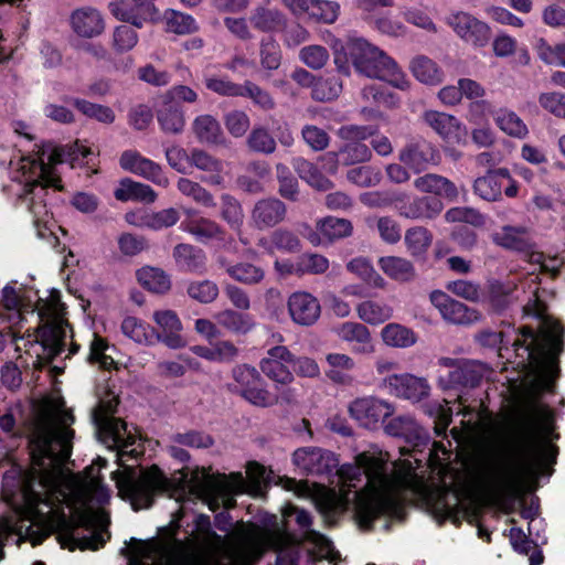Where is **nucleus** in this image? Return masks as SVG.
I'll return each mask as SVG.
<instances>
[{
  "label": "nucleus",
  "instance_id": "obj_53",
  "mask_svg": "<svg viewBox=\"0 0 565 565\" xmlns=\"http://www.w3.org/2000/svg\"><path fill=\"white\" fill-rule=\"evenodd\" d=\"M404 242L413 257L426 254L433 242V234L423 226H414L406 231Z\"/></svg>",
  "mask_w": 565,
  "mask_h": 565
},
{
  "label": "nucleus",
  "instance_id": "obj_1",
  "mask_svg": "<svg viewBox=\"0 0 565 565\" xmlns=\"http://www.w3.org/2000/svg\"><path fill=\"white\" fill-rule=\"evenodd\" d=\"M73 423L74 416L62 403L40 406L29 439L33 482H26L17 499L31 505L38 502L40 507L36 509L44 526L38 542L56 533L62 547L98 550L106 543L104 529L109 520L92 502L106 504L110 491L96 478L82 487L66 468L72 454Z\"/></svg>",
  "mask_w": 565,
  "mask_h": 565
},
{
  "label": "nucleus",
  "instance_id": "obj_29",
  "mask_svg": "<svg viewBox=\"0 0 565 565\" xmlns=\"http://www.w3.org/2000/svg\"><path fill=\"white\" fill-rule=\"evenodd\" d=\"M74 32L82 38H94L105 30V22L100 12L90 7L75 10L71 15Z\"/></svg>",
  "mask_w": 565,
  "mask_h": 565
},
{
  "label": "nucleus",
  "instance_id": "obj_7",
  "mask_svg": "<svg viewBox=\"0 0 565 565\" xmlns=\"http://www.w3.org/2000/svg\"><path fill=\"white\" fill-rule=\"evenodd\" d=\"M92 154H94V151L89 147L76 141L72 146L54 148L47 157L50 164H46L43 159L23 158L20 170L24 177L23 181L31 188L29 192H32L33 188L40 184L42 185L41 190H43L46 185L55 184L53 164L63 162H68L72 167L83 164L84 160Z\"/></svg>",
  "mask_w": 565,
  "mask_h": 565
},
{
  "label": "nucleus",
  "instance_id": "obj_17",
  "mask_svg": "<svg viewBox=\"0 0 565 565\" xmlns=\"http://www.w3.org/2000/svg\"><path fill=\"white\" fill-rule=\"evenodd\" d=\"M108 9L117 20L128 22L138 29L158 18L156 6L148 0H110Z\"/></svg>",
  "mask_w": 565,
  "mask_h": 565
},
{
  "label": "nucleus",
  "instance_id": "obj_18",
  "mask_svg": "<svg viewBox=\"0 0 565 565\" xmlns=\"http://www.w3.org/2000/svg\"><path fill=\"white\" fill-rule=\"evenodd\" d=\"M119 166L122 170L139 175L158 186L168 188L170 184L161 166L136 150H125L119 158Z\"/></svg>",
  "mask_w": 565,
  "mask_h": 565
},
{
  "label": "nucleus",
  "instance_id": "obj_57",
  "mask_svg": "<svg viewBox=\"0 0 565 565\" xmlns=\"http://www.w3.org/2000/svg\"><path fill=\"white\" fill-rule=\"evenodd\" d=\"M72 103L78 111L89 119H95L106 125H110L115 121V113L108 106L95 104L82 98H74Z\"/></svg>",
  "mask_w": 565,
  "mask_h": 565
},
{
  "label": "nucleus",
  "instance_id": "obj_23",
  "mask_svg": "<svg viewBox=\"0 0 565 565\" xmlns=\"http://www.w3.org/2000/svg\"><path fill=\"white\" fill-rule=\"evenodd\" d=\"M430 301L438 309L441 317L450 323L471 324L480 320V313L477 310L468 308L441 290L433 291Z\"/></svg>",
  "mask_w": 565,
  "mask_h": 565
},
{
  "label": "nucleus",
  "instance_id": "obj_42",
  "mask_svg": "<svg viewBox=\"0 0 565 565\" xmlns=\"http://www.w3.org/2000/svg\"><path fill=\"white\" fill-rule=\"evenodd\" d=\"M379 266L391 279L402 282L413 280L416 275L414 265L399 256H383L379 259Z\"/></svg>",
  "mask_w": 565,
  "mask_h": 565
},
{
  "label": "nucleus",
  "instance_id": "obj_41",
  "mask_svg": "<svg viewBox=\"0 0 565 565\" xmlns=\"http://www.w3.org/2000/svg\"><path fill=\"white\" fill-rule=\"evenodd\" d=\"M380 335L386 347L394 349H407L417 342V335L411 328L396 322L383 327Z\"/></svg>",
  "mask_w": 565,
  "mask_h": 565
},
{
  "label": "nucleus",
  "instance_id": "obj_16",
  "mask_svg": "<svg viewBox=\"0 0 565 565\" xmlns=\"http://www.w3.org/2000/svg\"><path fill=\"white\" fill-rule=\"evenodd\" d=\"M381 386L391 395L419 402L429 395L430 386L426 379L411 373H399L383 377Z\"/></svg>",
  "mask_w": 565,
  "mask_h": 565
},
{
  "label": "nucleus",
  "instance_id": "obj_14",
  "mask_svg": "<svg viewBox=\"0 0 565 565\" xmlns=\"http://www.w3.org/2000/svg\"><path fill=\"white\" fill-rule=\"evenodd\" d=\"M292 462L300 471L312 476H329L339 466L332 451L319 447L298 448L292 454Z\"/></svg>",
  "mask_w": 565,
  "mask_h": 565
},
{
  "label": "nucleus",
  "instance_id": "obj_44",
  "mask_svg": "<svg viewBox=\"0 0 565 565\" xmlns=\"http://www.w3.org/2000/svg\"><path fill=\"white\" fill-rule=\"evenodd\" d=\"M161 129L167 134H180L185 125L183 111L174 102L166 100L157 111Z\"/></svg>",
  "mask_w": 565,
  "mask_h": 565
},
{
  "label": "nucleus",
  "instance_id": "obj_6",
  "mask_svg": "<svg viewBox=\"0 0 565 565\" xmlns=\"http://www.w3.org/2000/svg\"><path fill=\"white\" fill-rule=\"evenodd\" d=\"M339 45L340 50L343 51V56L339 51L338 44H335L334 63L343 74H350L349 66L344 60L348 57L359 74L384 81L401 90L409 88L411 82L406 74L391 56L377 46L362 38H350L345 45Z\"/></svg>",
  "mask_w": 565,
  "mask_h": 565
},
{
  "label": "nucleus",
  "instance_id": "obj_55",
  "mask_svg": "<svg viewBox=\"0 0 565 565\" xmlns=\"http://www.w3.org/2000/svg\"><path fill=\"white\" fill-rule=\"evenodd\" d=\"M221 210L220 215L227 225L239 231L244 223V212L239 201L228 193H223L220 198Z\"/></svg>",
  "mask_w": 565,
  "mask_h": 565
},
{
  "label": "nucleus",
  "instance_id": "obj_38",
  "mask_svg": "<svg viewBox=\"0 0 565 565\" xmlns=\"http://www.w3.org/2000/svg\"><path fill=\"white\" fill-rule=\"evenodd\" d=\"M413 76L425 85H438L444 79V72L439 65L426 55H416L409 63Z\"/></svg>",
  "mask_w": 565,
  "mask_h": 565
},
{
  "label": "nucleus",
  "instance_id": "obj_12",
  "mask_svg": "<svg viewBox=\"0 0 565 565\" xmlns=\"http://www.w3.org/2000/svg\"><path fill=\"white\" fill-rule=\"evenodd\" d=\"M35 291L24 287L8 285L2 290V311L7 322L22 327L26 322L25 313L34 315V305L38 301Z\"/></svg>",
  "mask_w": 565,
  "mask_h": 565
},
{
  "label": "nucleus",
  "instance_id": "obj_26",
  "mask_svg": "<svg viewBox=\"0 0 565 565\" xmlns=\"http://www.w3.org/2000/svg\"><path fill=\"white\" fill-rule=\"evenodd\" d=\"M337 335L344 342L352 344V351L356 354H373L375 345L370 330L360 322L347 321L335 329Z\"/></svg>",
  "mask_w": 565,
  "mask_h": 565
},
{
  "label": "nucleus",
  "instance_id": "obj_35",
  "mask_svg": "<svg viewBox=\"0 0 565 565\" xmlns=\"http://www.w3.org/2000/svg\"><path fill=\"white\" fill-rule=\"evenodd\" d=\"M505 181H510L508 169H498L476 179L473 190L477 195L486 201H497L501 198Z\"/></svg>",
  "mask_w": 565,
  "mask_h": 565
},
{
  "label": "nucleus",
  "instance_id": "obj_62",
  "mask_svg": "<svg viewBox=\"0 0 565 565\" xmlns=\"http://www.w3.org/2000/svg\"><path fill=\"white\" fill-rule=\"evenodd\" d=\"M362 99L375 106L394 108L398 105V97L376 84L365 86L361 92Z\"/></svg>",
  "mask_w": 565,
  "mask_h": 565
},
{
  "label": "nucleus",
  "instance_id": "obj_43",
  "mask_svg": "<svg viewBox=\"0 0 565 565\" xmlns=\"http://www.w3.org/2000/svg\"><path fill=\"white\" fill-rule=\"evenodd\" d=\"M393 308L383 301L365 300L356 306L358 317L366 324L379 326L393 317Z\"/></svg>",
  "mask_w": 565,
  "mask_h": 565
},
{
  "label": "nucleus",
  "instance_id": "obj_59",
  "mask_svg": "<svg viewBox=\"0 0 565 565\" xmlns=\"http://www.w3.org/2000/svg\"><path fill=\"white\" fill-rule=\"evenodd\" d=\"M248 148L258 153L270 154L276 150V140L263 126H254L247 137Z\"/></svg>",
  "mask_w": 565,
  "mask_h": 565
},
{
  "label": "nucleus",
  "instance_id": "obj_61",
  "mask_svg": "<svg viewBox=\"0 0 565 565\" xmlns=\"http://www.w3.org/2000/svg\"><path fill=\"white\" fill-rule=\"evenodd\" d=\"M342 92V83L335 76L316 78L311 96L319 102L332 100Z\"/></svg>",
  "mask_w": 565,
  "mask_h": 565
},
{
  "label": "nucleus",
  "instance_id": "obj_37",
  "mask_svg": "<svg viewBox=\"0 0 565 565\" xmlns=\"http://www.w3.org/2000/svg\"><path fill=\"white\" fill-rule=\"evenodd\" d=\"M114 195L120 202L139 201L148 204L156 202L158 198V194L150 185L129 178H125L119 182Z\"/></svg>",
  "mask_w": 565,
  "mask_h": 565
},
{
  "label": "nucleus",
  "instance_id": "obj_3",
  "mask_svg": "<svg viewBox=\"0 0 565 565\" xmlns=\"http://www.w3.org/2000/svg\"><path fill=\"white\" fill-rule=\"evenodd\" d=\"M339 491L321 489L316 505L329 523L350 508L359 525L365 530L381 515H397L402 508V491L416 484L413 462L405 458L391 460L386 451H364L354 463L337 469Z\"/></svg>",
  "mask_w": 565,
  "mask_h": 565
},
{
  "label": "nucleus",
  "instance_id": "obj_58",
  "mask_svg": "<svg viewBox=\"0 0 565 565\" xmlns=\"http://www.w3.org/2000/svg\"><path fill=\"white\" fill-rule=\"evenodd\" d=\"M228 276L245 285H255L260 282L265 277L263 268L249 263H237L235 265L226 266Z\"/></svg>",
  "mask_w": 565,
  "mask_h": 565
},
{
  "label": "nucleus",
  "instance_id": "obj_33",
  "mask_svg": "<svg viewBox=\"0 0 565 565\" xmlns=\"http://www.w3.org/2000/svg\"><path fill=\"white\" fill-rule=\"evenodd\" d=\"M190 166L204 171L206 174L201 178V181L220 186L224 183L223 163L217 158L201 149H193L190 152Z\"/></svg>",
  "mask_w": 565,
  "mask_h": 565
},
{
  "label": "nucleus",
  "instance_id": "obj_52",
  "mask_svg": "<svg viewBox=\"0 0 565 565\" xmlns=\"http://www.w3.org/2000/svg\"><path fill=\"white\" fill-rule=\"evenodd\" d=\"M317 230L328 242L341 239L352 234V223L347 218L327 216L317 222Z\"/></svg>",
  "mask_w": 565,
  "mask_h": 565
},
{
  "label": "nucleus",
  "instance_id": "obj_4",
  "mask_svg": "<svg viewBox=\"0 0 565 565\" xmlns=\"http://www.w3.org/2000/svg\"><path fill=\"white\" fill-rule=\"evenodd\" d=\"M527 315L542 319L539 333L524 328L522 338L513 345L526 354L527 364L524 379L512 386V395L519 405L522 418L532 434L540 435L516 458L519 467L541 468L554 463L558 449L548 438L553 430L554 416L550 407L541 402L545 392L552 391L558 366L556 356L562 351L563 328L558 321L544 317V306L537 299L524 307Z\"/></svg>",
  "mask_w": 565,
  "mask_h": 565
},
{
  "label": "nucleus",
  "instance_id": "obj_8",
  "mask_svg": "<svg viewBox=\"0 0 565 565\" xmlns=\"http://www.w3.org/2000/svg\"><path fill=\"white\" fill-rule=\"evenodd\" d=\"M375 130L371 126L347 125L342 126L338 135L345 141L338 152H327L323 161H328L330 167L328 171L335 173L338 162L341 161L345 166L369 161L372 157L370 148L362 141L373 136Z\"/></svg>",
  "mask_w": 565,
  "mask_h": 565
},
{
  "label": "nucleus",
  "instance_id": "obj_31",
  "mask_svg": "<svg viewBox=\"0 0 565 565\" xmlns=\"http://www.w3.org/2000/svg\"><path fill=\"white\" fill-rule=\"evenodd\" d=\"M520 298L518 285L513 280L488 281L487 300L491 308L498 312L508 309Z\"/></svg>",
  "mask_w": 565,
  "mask_h": 565
},
{
  "label": "nucleus",
  "instance_id": "obj_34",
  "mask_svg": "<svg viewBox=\"0 0 565 565\" xmlns=\"http://www.w3.org/2000/svg\"><path fill=\"white\" fill-rule=\"evenodd\" d=\"M355 370V361L345 353H328L326 355L324 374L337 384L349 385L352 383V373Z\"/></svg>",
  "mask_w": 565,
  "mask_h": 565
},
{
  "label": "nucleus",
  "instance_id": "obj_51",
  "mask_svg": "<svg viewBox=\"0 0 565 565\" xmlns=\"http://www.w3.org/2000/svg\"><path fill=\"white\" fill-rule=\"evenodd\" d=\"M196 138L204 143H220L223 132L220 122L211 115L198 116L193 121Z\"/></svg>",
  "mask_w": 565,
  "mask_h": 565
},
{
  "label": "nucleus",
  "instance_id": "obj_39",
  "mask_svg": "<svg viewBox=\"0 0 565 565\" xmlns=\"http://www.w3.org/2000/svg\"><path fill=\"white\" fill-rule=\"evenodd\" d=\"M177 266L184 271H202L205 267V253L191 244L181 243L173 249Z\"/></svg>",
  "mask_w": 565,
  "mask_h": 565
},
{
  "label": "nucleus",
  "instance_id": "obj_25",
  "mask_svg": "<svg viewBox=\"0 0 565 565\" xmlns=\"http://www.w3.org/2000/svg\"><path fill=\"white\" fill-rule=\"evenodd\" d=\"M153 320L161 330V332H157V341L164 343L170 349L185 347V341L180 334L182 323L174 311L158 310L153 313Z\"/></svg>",
  "mask_w": 565,
  "mask_h": 565
},
{
  "label": "nucleus",
  "instance_id": "obj_10",
  "mask_svg": "<svg viewBox=\"0 0 565 565\" xmlns=\"http://www.w3.org/2000/svg\"><path fill=\"white\" fill-rule=\"evenodd\" d=\"M285 523L292 520L297 523L300 531V541L310 545L309 552L320 558L329 559L335 563L340 559V554L334 550L333 544L320 532L311 529L312 519L309 512L295 505H289L284 510Z\"/></svg>",
  "mask_w": 565,
  "mask_h": 565
},
{
  "label": "nucleus",
  "instance_id": "obj_60",
  "mask_svg": "<svg viewBox=\"0 0 565 565\" xmlns=\"http://www.w3.org/2000/svg\"><path fill=\"white\" fill-rule=\"evenodd\" d=\"M367 224L370 227L375 225L377 233L383 242L394 245L399 242L402 237V230L396 220L391 216H381L377 218H369Z\"/></svg>",
  "mask_w": 565,
  "mask_h": 565
},
{
  "label": "nucleus",
  "instance_id": "obj_24",
  "mask_svg": "<svg viewBox=\"0 0 565 565\" xmlns=\"http://www.w3.org/2000/svg\"><path fill=\"white\" fill-rule=\"evenodd\" d=\"M291 320L299 326H312L321 313L319 300L307 291H295L287 300Z\"/></svg>",
  "mask_w": 565,
  "mask_h": 565
},
{
  "label": "nucleus",
  "instance_id": "obj_21",
  "mask_svg": "<svg viewBox=\"0 0 565 565\" xmlns=\"http://www.w3.org/2000/svg\"><path fill=\"white\" fill-rule=\"evenodd\" d=\"M423 120L445 141L457 145L467 143V128L455 116L437 110H426L423 114Z\"/></svg>",
  "mask_w": 565,
  "mask_h": 565
},
{
  "label": "nucleus",
  "instance_id": "obj_20",
  "mask_svg": "<svg viewBox=\"0 0 565 565\" xmlns=\"http://www.w3.org/2000/svg\"><path fill=\"white\" fill-rule=\"evenodd\" d=\"M185 218L182 221L180 228L192 235L199 243L207 244L212 241H223L225 231L214 220L202 216L198 210L193 207L183 209Z\"/></svg>",
  "mask_w": 565,
  "mask_h": 565
},
{
  "label": "nucleus",
  "instance_id": "obj_13",
  "mask_svg": "<svg viewBox=\"0 0 565 565\" xmlns=\"http://www.w3.org/2000/svg\"><path fill=\"white\" fill-rule=\"evenodd\" d=\"M446 23L458 38L475 47H483L490 41V26L468 12L452 11L446 18Z\"/></svg>",
  "mask_w": 565,
  "mask_h": 565
},
{
  "label": "nucleus",
  "instance_id": "obj_54",
  "mask_svg": "<svg viewBox=\"0 0 565 565\" xmlns=\"http://www.w3.org/2000/svg\"><path fill=\"white\" fill-rule=\"evenodd\" d=\"M494 121L504 134L511 137L523 139L529 134L524 121L512 110L499 109L494 114Z\"/></svg>",
  "mask_w": 565,
  "mask_h": 565
},
{
  "label": "nucleus",
  "instance_id": "obj_22",
  "mask_svg": "<svg viewBox=\"0 0 565 565\" xmlns=\"http://www.w3.org/2000/svg\"><path fill=\"white\" fill-rule=\"evenodd\" d=\"M396 201L395 209L398 214L409 220H433L444 210L443 202L434 196L407 199L405 194H398Z\"/></svg>",
  "mask_w": 565,
  "mask_h": 565
},
{
  "label": "nucleus",
  "instance_id": "obj_19",
  "mask_svg": "<svg viewBox=\"0 0 565 565\" xmlns=\"http://www.w3.org/2000/svg\"><path fill=\"white\" fill-rule=\"evenodd\" d=\"M398 159L414 172L419 173L429 166L438 164L440 154L433 143L419 138L407 142L399 151Z\"/></svg>",
  "mask_w": 565,
  "mask_h": 565
},
{
  "label": "nucleus",
  "instance_id": "obj_32",
  "mask_svg": "<svg viewBox=\"0 0 565 565\" xmlns=\"http://www.w3.org/2000/svg\"><path fill=\"white\" fill-rule=\"evenodd\" d=\"M484 366L475 361L465 360L456 370L449 371L447 379H440L445 387H475L484 376Z\"/></svg>",
  "mask_w": 565,
  "mask_h": 565
},
{
  "label": "nucleus",
  "instance_id": "obj_9",
  "mask_svg": "<svg viewBox=\"0 0 565 565\" xmlns=\"http://www.w3.org/2000/svg\"><path fill=\"white\" fill-rule=\"evenodd\" d=\"M233 383L228 384L232 392L239 394L248 403L258 407L274 405V395L266 388L265 382L256 367L238 364L232 370Z\"/></svg>",
  "mask_w": 565,
  "mask_h": 565
},
{
  "label": "nucleus",
  "instance_id": "obj_46",
  "mask_svg": "<svg viewBox=\"0 0 565 565\" xmlns=\"http://www.w3.org/2000/svg\"><path fill=\"white\" fill-rule=\"evenodd\" d=\"M162 22L167 32L178 35L192 34L199 31V24L191 14L173 9H167L163 12Z\"/></svg>",
  "mask_w": 565,
  "mask_h": 565
},
{
  "label": "nucleus",
  "instance_id": "obj_45",
  "mask_svg": "<svg viewBox=\"0 0 565 565\" xmlns=\"http://www.w3.org/2000/svg\"><path fill=\"white\" fill-rule=\"evenodd\" d=\"M139 284L153 294H166L171 288L170 276L161 268L145 266L137 271Z\"/></svg>",
  "mask_w": 565,
  "mask_h": 565
},
{
  "label": "nucleus",
  "instance_id": "obj_63",
  "mask_svg": "<svg viewBox=\"0 0 565 565\" xmlns=\"http://www.w3.org/2000/svg\"><path fill=\"white\" fill-rule=\"evenodd\" d=\"M299 276L321 275L329 269V260L326 256L317 253H305L297 258Z\"/></svg>",
  "mask_w": 565,
  "mask_h": 565
},
{
  "label": "nucleus",
  "instance_id": "obj_47",
  "mask_svg": "<svg viewBox=\"0 0 565 565\" xmlns=\"http://www.w3.org/2000/svg\"><path fill=\"white\" fill-rule=\"evenodd\" d=\"M292 167L300 179L319 191H327L333 186V183L312 162L303 158H295Z\"/></svg>",
  "mask_w": 565,
  "mask_h": 565
},
{
  "label": "nucleus",
  "instance_id": "obj_48",
  "mask_svg": "<svg viewBox=\"0 0 565 565\" xmlns=\"http://www.w3.org/2000/svg\"><path fill=\"white\" fill-rule=\"evenodd\" d=\"M122 333L139 344L154 343L157 331L136 317H127L121 322Z\"/></svg>",
  "mask_w": 565,
  "mask_h": 565
},
{
  "label": "nucleus",
  "instance_id": "obj_5",
  "mask_svg": "<svg viewBox=\"0 0 565 565\" xmlns=\"http://www.w3.org/2000/svg\"><path fill=\"white\" fill-rule=\"evenodd\" d=\"M26 482H33L32 467L29 470L13 468L3 476L2 495L12 511L0 518V561L4 557L3 546L9 536H17L18 543L22 537L29 539L33 545L42 543L36 541L42 536L44 526V520L38 513V502L31 507L29 502H18L17 499Z\"/></svg>",
  "mask_w": 565,
  "mask_h": 565
},
{
  "label": "nucleus",
  "instance_id": "obj_56",
  "mask_svg": "<svg viewBox=\"0 0 565 565\" xmlns=\"http://www.w3.org/2000/svg\"><path fill=\"white\" fill-rule=\"evenodd\" d=\"M249 21L255 29L271 32L282 23L284 18L278 10L259 6L253 10Z\"/></svg>",
  "mask_w": 565,
  "mask_h": 565
},
{
  "label": "nucleus",
  "instance_id": "obj_28",
  "mask_svg": "<svg viewBox=\"0 0 565 565\" xmlns=\"http://www.w3.org/2000/svg\"><path fill=\"white\" fill-rule=\"evenodd\" d=\"M384 430L387 435L404 438L414 446H419L427 441L426 431L411 415H399L392 418L384 426Z\"/></svg>",
  "mask_w": 565,
  "mask_h": 565
},
{
  "label": "nucleus",
  "instance_id": "obj_36",
  "mask_svg": "<svg viewBox=\"0 0 565 565\" xmlns=\"http://www.w3.org/2000/svg\"><path fill=\"white\" fill-rule=\"evenodd\" d=\"M414 186L423 193H431L436 196H443L454 201L458 196V189L449 179L436 174L427 173L418 177L414 181Z\"/></svg>",
  "mask_w": 565,
  "mask_h": 565
},
{
  "label": "nucleus",
  "instance_id": "obj_49",
  "mask_svg": "<svg viewBox=\"0 0 565 565\" xmlns=\"http://www.w3.org/2000/svg\"><path fill=\"white\" fill-rule=\"evenodd\" d=\"M493 242L508 249L527 252L529 238L523 227L504 226L501 232L492 235Z\"/></svg>",
  "mask_w": 565,
  "mask_h": 565
},
{
  "label": "nucleus",
  "instance_id": "obj_64",
  "mask_svg": "<svg viewBox=\"0 0 565 565\" xmlns=\"http://www.w3.org/2000/svg\"><path fill=\"white\" fill-rule=\"evenodd\" d=\"M539 57L548 65L565 67V44L550 45L546 40L539 39L535 44Z\"/></svg>",
  "mask_w": 565,
  "mask_h": 565
},
{
  "label": "nucleus",
  "instance_id": "obj_15",
  "mask_svg": "<svg viewBox=\"0 0 565 565\" xmlns=\"http://www.w3.org/2000/svg\"><path fill=\"white\" fill-rule=\"evenodd\" d=\"M294 354L286 345L269 348L259 362V369L269 380L277 385L287 386L294 382L292 366Z\"/></svg>",
  "mask_w": 565,
  "mask_h": 565
},
{
  "label": "nucleus",
  "instance_id": "obj_30",
  "mask_svg": "<svg viewBox=\"0 0 565 565\" xmlns=\"http://www.w3.org/2000/svg\"><path fill=\"white\" fill-rule=\"evenodd\" d=\"M286 216V205L278 199H263L256 202L252 211L255 227L263 230L279 224Z\"/></svg>",
  "mask_w": 565,
  "mask_h": 565
},
{
  "label": "nucleus",
  "instance_id": "obj_2",
  "mask_svg": "<svg viewBox=\"0 0 565 565\" xmlns=\"http://www.w3.org/2000/svg\"><path fill=\"white\" fill-rule=\"evenodd\" d=\"M118 399L115 396L100 399L93 412V422L105 443L118 450L117 462L121 468L113 472L119 495L131 504L135 511L152 505L158 493L169 492L175 501L183 504L188 501L200 500L211 511L221 505L230 509L234 505V495L246 491L247 480L241 472L230 476L188 479V473L179 478L168 479L156 466L146 470L127 465L128 458L137 459L141 451L134 445L138 435L128 425L116 418Z\"/></svg>",
  "mask_w": 565,
  "mask_h": 565
},
{
  "label": "nucleus",
  "instance_id": "obj_40",
  "mask_svg": "<svg viewBox=\"0 0 565 565\" xmlns=\"http://www.w3.org/2000/svg\"><path fill=\"white\" fill-rule=\"evenodd\" d=\"M218 326L234 334H247L256 327L254 317L249 313L225 309L215 315Z\"/></svg>",
  "mask_w": 565,
  "mask_h": 565
},
{
  "label": "nucleus",
  "instance_id": "obj_27",
  "mask_svg": "<svg viewBox=\"0 0 565 565\" xmlns=\"http://www.w3.org/2000/svg\"><path fill=\"white\" fill-rule=\"evenodd\" d=\"M67 327L63 321H54L43 326L36 334L29 333L28 337H33L34 341L41 344L47 358L53 359L64 351Z\"/></svg>",
  "mask_w": 565,
  "mask_h": 565
},
{
  "label": "nucleus",
  "instance_id": "obj_11",
  "mask_svg": "<svg viewBox=\"0 0 565 565\" xmlns=\"http://www.w3.org/2000/svg\"><path fill=\"white\" fill-rule=\"evenodd\" d=\"M348 412L361 427L376 430L391 417L395 407L392 403L377 396L367 395L356 397L350 402Z\"/></svg>",
  "mask_w": 565,
  "mask_h": 565
},
{
  "label": "nucleus",
  "instance_id": "obj_50",
  "mask_svg": "<svg viewBox=\"0 0 565 565\" xmlns=\"http://www.w3.org/2000/svg\"><path fill=\"white\" fill-rule=\"evenodd\" d=\"M177 189L182 195L203 207L212 209L216 206L214 195L196 181L180 178L177 182Z\"/></svg>",
  "mask_w": 565,
  "mask_h": 565
}]
</instances>
